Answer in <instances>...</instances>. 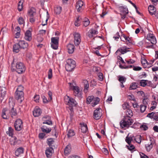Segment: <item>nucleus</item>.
Masks as SVG:
<instances>
[{"instance_id": "nucleus-1", "label": "nucleus", "mask_w": 158, "mask_h": 158, "mask_svg": "<svg viewBox=\"0 0 158 158\" xmlns=\"http://www.w3.org/2000/svg\"><path fill=\"white\" fill-rule=\"evenodd\" d=\"M69 85L70 89H72L73 91L74 95L80 99L82 98V93L80 90L79 87L74 85L73 84L70 83H69Z\"/></svg>"}, {"instance_id": "nucleus-2", "label": "nucleus", "mask_w": 158, "mask_h": 158, "mask_svg": "<svg viewBox=\"0 0 158 158\" xmlns=\"http://www.w3.org/2000/svg\"><path fill=\"white\" fill-rule=\"evenodd\" d=\"M100 101L99 98L97 97H94L93 96H89L87 98L86 103L91 104L93 107L98 104Z\"/></svg>"}, {"instance_id": "nucleus-3", "label": "nucleus", "mask_w": 158, "mask_h": 158, "mask_svg": "<svg viewBox=\"0 0 158 158\" xmlns=\"http://www.w3.org/2000/svg\"><path fill=\"white\" fill-rule=\"evenodd\" d=\"M133 123V120L129 117L124 116L121 121L120 126L122 128L128 127Z\"/></svg>"}, {"instance_id": "nucleus-4", "label": "nucleus", "mask_w": 158, "mask_h": 158, "mask_svg": "<svg viewBox=\"0 0 158 158\" xmlns=\"http://www.w3.org/2000/svg\"><path fill=\"white\" fill-rule=\"evenodd\" d=\"M65 69L68 71H72L76 67L75 61L71 59H68L66 60Z\"/></svg>"}, {"instance_id": "nucleus-5", "label": "nucleus", "mask_w": 158, "mask_h": 158, "mask_svg": "<svg viewBox=\"0 0 158 158\" xmlns=\"http://www.w3.org/2000/svg\"><path fill=\"white\" fill-rule=\"evenodd\" d=\"M15 70L19 74L24 73L26 69L25 67L24 64L21 62H17L15 66Z\"/></svg>"}, {"instance_id": "nucleus-6", "label": "nucleus", "mask_w": 158, "mask_h": 158, "mask_svg": "<svg viewBox=\"0 0 158 158\" xmlns=\"http://www.w3.org/2000/svg\"><path fill=\"white\" fill-rule=\"evenodd\" d=\"M65 101L66 104L70 106H75L77 103L76 102L74 99L67 95L66 97H65Z\"/></svg>"}, {"instance_id": "nucleus-7", "label": "nucleus", "mask_w": 158, "mask_h": 158, "mask_svg": "<svg viewBox=\"0 0 158 158\" xmlns=\"http://www.w3.org/2000/svg\"><path fill=\"white\" fill-rule=\"evenodd\" d=\"M59 38L58 37H52L51 39V44L52 48L54 49H57L58 48V41Z\"/></svg>"}, {"instance_id": "nucleus-8", "label": "nucleus", "mask_w": 158, "mask_h": 158, "mask_svg": "<svg viewBox=\"0 0 158 158\" xmlns=\"http://www.w3.org/2000/svg\"><path fill=\"white\" fill-rule=\"evenodd\" d=\"M14 125L16 131H20L21 130L23 127V122L20 119H17L15 121Z\"/></svg>"}, {"instance_id": "nucleus-9", "label": "nucleus", "mask_w": 158, "mask_h": 158, "mask_svg": "<svg viewBox=\"0 0 158 158\" xmlns=\"http://www.w3.org/2000/svg\"><path fill=\"white\" fill-rule=\"evenodd\" d=\"M128 49L126 46L120 48L116 51L115 54L117 55L120 56V55L123 54L128 51Z\"/></svg>"}, {"instance_id": "nucleus-10", "label": "nucleus", "mask_w": 158, "mask_h": 158, "mask_svg": "<svg viewBox=\"0 0 158 158\" xmlns=\"http://www.w3.org/2000/svg\"><path fill=\"white\" fill-rule=\"evenodd\" d=\"M76 7L78 12L81 11L84 7V2L81 0H79L76 2Z\"/></svg>"}, {"instance_id": "nucleus-11", "label": "nucleus", "mask_w": 158, "mask_h": 158, "mask_svg": "<svg viewBox=\"0 0 158 158\" xmlns=\"http://www.w3.org/2000/svg\"><path fill=\"white\" fill-rule=\"evenodd\" d=\"M74 42L76 46H78L81 41L80 34L78 33H75L74 34Z\"/></svg>"}, {"instance_id": "nucleus-12", "label": "nucleus", "mask_w": 158, "mask_h": 158, "mask_svg": "<svg viewBox=\"0 0 158 158\" xmlns=\"http://www.w3.org/2000/svg\"><path fill=\"white\" fill-rule=\"evenodd\" d=\"M10 143L11 145H19L21 143V140L17 139L15 136H12L10 139Z\"/></svg>"}, {"instance_id": "nucleus-13", "label": "nucleus", "mask_w": 158, "mask_h": 158, "mask_svg": "<svg viewBox=\"0 0 158 158\" xmlns=\"http://www.w3.org/2000/svg\"><path fill=\"white\" fill-rule=\"evenodd\" d=\"M146 39L152 44H156V38L153 34L151 33L148 34L147 35Z\"/></svg>"}, {"instance_id": "nucleus-14", "label": "nucleus", "mask_w": 158, "mask_h": 158, "mask_svg": "<svg viewBox=\"0 0 158 158\" xmlns=\"http://www.w3.org/2000/svg\"><path fill=\"white\" fill-rule=\"evenodd\" d=\"M24 94L23 92H15V97L18 101L21 102L23 100Z\"/></svg>"}, {"instance_id": "nucleus-15", "label": "nucleus", "mask_w": 158, "mask_h": 158, "mask_svg": "<svg viewBox=\"0 0 158 158\" xmlns=\"http://www.w3.org/2000/svg\"><path fill=\"white\" fill-rule=\"evenodd\" d=\"M102 115V110L98 108L95 110L94 112V117L96 120L99 119Z\"/></svg>"}, {"instance_id": "nucleus-16", "label": "nucleus", "mask_w": 158, "mask_h": 158, "mask_svg": "<svg viewBox=\"0 0 158 158\" xmlns=\"http://www.w3.org/2000/svg\"><path fill=\"white\" fill-rule=\"evenodd\" d=\"M33 115L34 117H38L41 115L42 111L40 108L38 106H36L33 110Z\"/></svg>"}, {"instance_id": "nucleus-17", "label": "nucleus", "mask_w": 158, "mask_h": 158, "mask_svg": "<svg viewBox=\"0 0 158 158\" xmlns=\"http://www.w3.org/2000/svg\"><path fill=\"white\" fill-rule=\"evenodd\" d=\"M140 85L141 86L145 87L146 85L149 86L152 85L151 82L148 80H141L140 81Z\"/></svg>"}, {"instance_id": "nucleus-18", "label": "nucleus", "mask_w": 158, "mask_h": 158, "mask_svg": "<svg viewBox=\"0 0 158 158\" xmlns=\"http://www.w3.org/2000/svg\"><path fill=\"white\" fill-rule=\"evenodd\" d=\"M98 31L97 30L94 29H90L88 33V36L90 38H92L98 34Z\"/></svg>"}, {"instance_id": "nucleus-19", "label": "nucleus", "mask_w": 158, "mask_h": 158, "mask_svg": "<svg viewBox=\"0 0 158 158\" xmlns=\"http://www.w3.org/2000/svg\"><path fill=\"white\" fill-rule=\"evenodd\" d=\"M0 98H2L1 99L2 100L4 99L6 96V90L7 89L5 87H0Z\"/></svg>"}, {"instance_id": "nucleus-20", "label": "nucleus", "mask_w": 158, "mask_h": 158, "mask_svg": "<svg viewBox=\"0 0 158 158\" xmlns=\"http://www.w3.org/2000/svg\"><path fill=\"white\" fill-rule=\"evenodd\" d=\"M24 39L27 41H30L32 39L31 33L29 30H27L25 33Z\"/></svg>"}, {"instance_id": "nucleus-21", "label": "nucleus", "mask_w": 158, "mask_h": 158, "mask_svg": "<svg viewBox=\"0 0 158 158\" xmlns=\"http://www.w3.org/2000/svg\"><path fill=\"white\" fill-rule=\"evenodd\" d=\"M53 152V149L52 147L47 148L45 151V154L48 158H50Z\"/></svg>"}, {"instance_id": "nucleus-22", "label": "nucleus", "mask_w": 158, "mask_h": 158, "mask_svg": "<svg viewBox=\"0 0 158 158\" xmlns=\"http://www.w3.org/2000/svg\"><path fill=\"white\" fill-rule=\"evenodd\" d=\"M42 119L44 121V122H43V124H46L49 125L52 124V122L51 120V118L50 116H44Z\"/></svg>"}, {"instance_id": "nucleus-23", "label": "nucleus", "mask_w": 158, "mask_h": 158, "mask_svg": "<svg viewBox=\"0 0 158 158\" xmlns=\"http://www.w3.org/2000/svg\"><path fill=\"white\" fill-rule=\"evenodd\" d=\"M9 111L6 108H4L2 111V117L3 119H7L9 118Z\"/></svg>"}, {"instance_id": "nucleus-24", "label": "nucleus", "mask_w": 158, "mask_h": 158, "mask_svg": "<svg viewBox=\"0 0 158 158\" xmlns=\"http://www.w3.org/2000/svg\"><path fill=\"white\" fill-rule=\"evenodd\" d=\"M118 80L120 82V85L122 88H123L124 87L123 83L125 82L126 80V78L124 76H119L118 77Z\"/></svg>"}, {"instance_id": "nucleus-25", "label": "nucleus", "mask_w": 158, "mask_h": 158, "mask_svg": "<svg viewBox=\"0 0 158 158\" xmlns=\"http://www.w3.org/2000/svg\"><path fill=\"white\" fill-rule=\"evenodd\" d=\"M68 52L69 54L73 53L74 50V46L72 44H69L67 46Z\"/></svg>"}, {"instance_id": "nucleus-26", "label": "nucleus", "mask_w": 158, "mask_h": 158, "mask_svg": "<svg viewBox=\"0 0 158 158\" xmlns=\"http://www.w3.org/2000/svg\"><path fill=\"white\" fill-rule=\"evenodd\" d=\"M18 44L21 48L24 49L27 48L28 46V43L24 40L19 41Z\"/></svg>"}, {"instance_id": "nucleus-27", "label": "nucleus", "mask_w": 158, "mask_h": 158, "mask_svg": "<svg viewBox=\"0 0 158 158\" xmlns=\"http://www.w3.org/2000/svg\"><path fill=\"white\" fill-rule=\"evenodd\" d=\"M24 149L22 147L18 148L15 151V154L16 156H19L24 152Z\"/></svg>"}, {"instance_id": "nucleus-28", "label": "nucleus", "mask_w": 158, "mask_h": 158, "mask_svg": "<svg viewBox=\"0 0 158 158\" xmlns=\"http://www.w3.org/2000/svg\"><path fill=\"white\" fill-rule=\"evenodd\" d=\"M82 132L84 133H86L88 131V128L86 124L84 123H80Z\"/></svg>"}, {"instance_id": "nucleus-29", "label": "nucleus", "mask_w": 158, "mask_h": 158, "mask_svg": "<svg viewBox=\"0 0 158 158\" xmlns=\"http://www.w3.org/2000/svg\"><path fill=\"white\" fill-rule=\"evenodd\" d=\"M9 113L12 118H14V116H16L17 114L16 110L14 109L13 107H12L10 111H9Z\"/></svg>"}, {"instance_id": "nucleus-30", "label": "nucleus", "mask_w": 158, "mask_h": 158, "mask_svg": "<svg viewBox=\"0 0 158 158\" xmlns=\"http://www.w3.org/2000/svg\"><path fill=\"white\" fill-rule=\"evenodd\" d=\"M21 48L18 44H14L13 46V51L15 53L18 52Z\"/></svg>"}, {"instance_id": "nucleus-31", "label": "nucleus", "mask_w": 158, "mask_h": 158, "mask_svg": "<svg viewBox=\"0 0 158 158\" xmlns=\"http://www.w3.org/2000/svg\"><path fill=\"white\" fill-rule=\"evenodd\" d=\"M149 13L151 15H152L154 14H155L156 9L154 6L152 5H150L148 8Z\"/></svg>"}, {"instance_id": "nucleus-32", "label": "nucleus", "mask_w": 158, "mask_h": 158, "mask_svg": "<svg viewBox=\"0 0 158 158\" xmlns=\"http://www.w3.org/2000/svg\"><path fill=\"white\" fill-rule=\"evenodd\" d=\"M41 129L43 132L46 133H48L50 132L52 130L51 128L47 127L46 126H44L42 127Z\"/></svg>"}, {"instance_id": "nucleus-33", "label": "nucleus", "mask_w": 158, "mask_h": 158, "mask_svg": "<svg viewBox=\"0 0 158 158\" xmlns=\"http://www.w3.org/2000/svg\"><path fill=\"white\" fill-rule=\"evenodd\" d=\"M83 83L84 84L85 87V89L84 90V92L85 93H86L87 92V90L89 87V84L87 80H83Z\"/></svg>"}, {"instance_id": "nucleus-34", "label": "nucleus", "mask_w": 158, "mask_h": 158, "mask_svg": "<svg viewBox=\"0 0 158 158\" xmlns=\"http://www.w3.org/2000/svg\"><path fill=\"white\" fill-rule=\"evenodd\" d=\"M71 146L70 144L68 145L65 147L64 150V153L65 155L69 154L71 152Z\"/></svg>"}, {"instance_id": "nucleus-35", "label": "nucleus", "mask_w": 158, "mask_h": 158, "mask_svg": "<svg viewBox=\"0 0 158 158\" xmlns=\"http://www.w3.org/2000/svg\"><path fill=\"white\" fill-rule=\"evenodd\" d=\"M125 116L129 117L130 118L133 116V113L131 110L130 109H127L125 111Z\"/></svg>"}, {"instance_id": "nucleus-36", "label": "nucleus", "mask_w": 158, "mask_h": 158, "mask_svg": "<svg viewBox=\"0 0 158 158\" xmlns=\"http://www.w3.org/2000/svg\"><path fill=\"white\" fill-rule=\"evenodd\" d=\"M75 135V133L73 130L70 129L68 131L67 135L68 138H71L74 136Z\"/></svg>"}, {"instance_id": "nucleus-37", "label": "nucleus", "mask_w": 158, "mask_h": 158, "mask_svg": "<svg viewBox=\"0 0 158 158\" xmlns=\"http://www.w3.org/2000/svg\"><path fill=\"white\" fill-rule=\"evenodd\" d=\"M122 36L124 38L126 41V44H127L132 42L131 39L129 37L126 36L125 35L123 34Z\"/></svg>"}, {"instance_id": "nucleus-38", "label": "nucleus", "mask_w": 158, "mask_h": 158, "mask_svg": "<svg viewBox=\"0 0 158 158\" xmlns=\"http://www.w3.org/2000/svg\"><path fill=\"white\" fill-rule=\"evenodd\" d=\"M14 129L11 127H9L8 128V131L6 132V133L9 135V136H13L14 133Z\"/></svg>"}, {"instance_id": "nucleus-39", "label": "nucleus", "mask_w": 158, "mask_h": 158, "mask_svg": "<svg viewBox=\"0 0 158 158\" xmlns=\"http://www.w3.org/2000/svg\"><path fill=\"white\" fill-rule=\"evenodd\" d=\"M23 0H20L18 3V9L19 11H21L23 9Z\"/></svg>"}, {"instance_id": "nucleus-40", "label": "nucleus", "mask_w": 158, "mask_h": 158, "mask_svg": "<svg viewBox=\"0 0 158 158\" xmlns=\"http://www.w3.org/2000/svg\"><path fill=\"white\" fill-rule=\"evenodd\" d=\"M156 44H152L151 43L146 42L145 43V47L147 48H154V45Z\"/></svg>"}, {"instance_id": "nucleus-41", "label": "nucleus", "mask_w": 158, "mask_h": 158, "mask_svg": "<svg viewBox=\"0 0 158 158\" xmlns=\"http://www.w3.org/2000/svg\"><path fill=\"white\" fill-rule=\"evenodd\" d=\"M83 21V26L85 27H87L89 24L90 22L88 19L87 18H85Z\"/></svg>"}, {"instance_id": "nucleus-42", "label": "nucleus", "mask_w": 158, "mask_h": 158, "mask_svg": "<svg viewBox=\"0 0 158 158\" xmlns=\"http://www.w3.org/2000/svg\"><path fill=\"white\" fill-rule=\"evenodd\" d=\"M138 85L137 83L133 82L132 83L129 87V89L133 90L136 89Z\"/></svg>"}, {"instance_id": "nucleus-43", "label": "nucleus", "mask_w": 158, "mask_h": 158, "mask_svg": "<svg viewBox=\"0 0 158 158\" xmlns=\"http://www.w3.org/2000/svg\"><path fill=\"white\" fill-rule=\"evenodd\" d=\"M62 10V8L60 6H57L55 8L54 11L56 14H60Z\"/></svg>"}, {"instance_id": "nucleus-44", "label": "nucleus", "mask_w": 158, "mask_h": 158, "mask_svg": "<svg viewBox=\"0 0 158 158\" xmlns=\"http://www.w3.org/2000/svg\"><path fill=\"white\" fill-rule=\"evenodd\" d=\"M54 139L52 138H49L47 139V143L50 146H52V144L54 143Z\"/></svg>"}, {"instance_id": "nucleus-45", "label": "nucleus", "mask_w": 158, "mask_h": 158, "mask_svg": "<svg viewBox=\"0 0 158 158\" xmlns=\"http://www.w3.org/2000/svg\"><path fill=\"white\" fill-rule=\"evenodd\" d=\"M135 139L137 143H140L141 141V137L140 135H137L135 137Z\"/></svg>"}, {"instance_id": "nucleus-46", "label": "nucleus", "mask_w": 158, "mask_h": 158, "mask_svg": "<svg viewBox=\"0 0 158 158\" xmlns=\"http://www.w3.org/2000/svg\"><path fill=\"white\" fill-rule=\"evenodd\" d=\"M140 127L141 130L144 131H146L148 129V126L145 123L143 124L140 125Z\"/></svg>"}, {"instance_id": "nucleus-47", "label": "nucleus", "mask_w": 158, "mask_h": 158, "mask_svg": "<svg viewBox=\"0 0 158 158\" xmlns=\"http://www.w3.org/2000/svg\"><path fill=\"white\" fill-rule=\"evenodd\" d=\"M133 139L132 137L131 136L129 137L128 136H127L125 140L126 141L127 143L128 144H130L131 143V141Z\"/></svg>"}, {"instance_id": "nucleus-48", "label": "nucleus", "mask_w": 158, "mask_h": 158, "mask_svg": "<svg viewBox=\"0 0 158 158\" xmlns=\"http://www.w3.org/2000/svg\"><path fill=\"white\" fill-rule=\"evenodd\" d=\"M145 147L147 151H149L152 148V143L150 144H148L145 145Z\"/></svg>"}, {"instance_id": "nucleus-49", "label": "nucleus", "mask_w": 158, "mask_h": 158, "mask_svg": "<svg viewBox=\"0 0 158 158\" xmlns=\"http://www.w3.org/2000/svg\"><path fill=\"white\" fill-rule=\"evenodd\" d=\"M126 147L130 151H132L135 148V146L132 144L130 143L128 144V145H127Z\"/></svg>"}, {"instance_id": "nucleus-50", "label": "nucleus", "mask_w": 158, "mask_h": 158, "mask_svg": "<svg viewBox=\"0 0 158 158\" xmlns=\"http://www.w3.org/2000/svg\"><path fill=\"white\" fill-rule=\"evenodd\" d=\"M147 106H143V105H140V111L141 113H143L145 110Z\"/></svg>"}, {"instance_id": "nucleus-51", "label": "nucleus", "mask_w": 158, "mask_h": 158, "mask_svg": "<svg viewBox=\"0 0 158 158\" xmlns=\"http://www.w3.org/2000/svg\"><path fill=\"white\" fill-rule=\"evenodd\" d=\"M81 18L80 17H78L75 23V25L76 26L78 27L80 25V20Z\"/></svg>"}, {"instance_id": "nucleus-52", "label": "nucleus", "mask_w": 158, "mask_h": 158, "mask_svg": "<svg viewBox=\"0 0 158 158\" xmlns=\"http://www.w3.org/2000/svg\"><path fill=\"white\" fill-rule=\"evenodd\" d=\"M52 70L50 69L48 72V78L49 79L52 78Z\"/></svg>"}, {"instance_id": "nucleus-53", "label": "nucleus", "mask_w": 158, "mask_h": 158, "mask_svg": "<svg viewBox=\"0 0 158 158\" xmlns=\"http://www.w3.org/2000/svg\"><path fill=\"white\" fill-rule=\"evenodd\" d=\"M149 101V99L147 98H144L143 99L142 101V104L143 106H147L148 102Z\"/></svg>"}, {"instance_id": "nucleus-54", "label": "nucleus", "mask_w": 158, "mask_h": 158, "mask_svg": "<svg viewBox=\"0 0 158 158\" xmlns=\"http://www.w3.org/2000/svg\"><path fill=\"white\" fill-rule=\"evenodd\" d=\"M121 9H122V11L123 12V14L127 15L128 13V9L127 8L125 7L124 8L123 7H121Z\"/></svg>"}, {"instance_id": "nucleus-55", "label": "nucleus", "mask_w": 158, "mask_h": 158, "mask_svg": "<svg viewBox=\"0 0 158 158\" xmlns=\"http://www.w3.org/2000/svg\"><path fill=\"white\" fill-rule=\"evenodd\" d=\"M18 21L19 24H22L24 23V21L23 18L22 17L19 18L18 19Z\"/></svg>"}, {"instance_id": "nucleus-56", "label": "nucleus", "mask_w": 158, "mask_h": 158, "mask_svg": "<svg viewBox=\"0 0 158 158\" xmlns=\"http://www.w3.org/2000/svg\"><path fill=\"white\" fill-rule=\"evenodd\" d=\"M23 87L22 85H19L17 89L16 92H23Z\"/></svg>"}, {"instance_id": "nucleus-57", "label": "nucleus", "mask_w": 158, "mask_h": 158, "mask_svg": "<svg viewBox=\"0 0 158 158\" xmlns=\"http://www.w3.org/2000/svg\"><path fill=\"white\" fill-rule=\"evenodd\" d=\"M141 63L143 65L147 67V65H148V63L146 59H143L141 60Z\"/></svg>"}, {"instance_id": "nucleus-58", "label": "nucleus", "mask_w": 158, "mask_h": 158, "mask_svg": "<svg viewBox=\"0 0 158 158\" xmlns=\"http://www.w3.org/2000/svg\"><path fill=\"white\" fill-rule=\"evenodd\" d=\"M43 40V39L41 35H38L37 37V40L38 42H41Z\"/></svg>"}, {"instance_id": "nucleus-59", "label": "nucleus", "mask_w": 158, "mask_h": 158, "mask_svg": "<svg viewBox=\"0 0 158 158\" xmlns=\"http://www.w3.org/2000/svg\"><path fill=\"white\" fill-rule=\"evenodd\" d=\"M122 107L123 109L125 110L129 108V105L128 103L125 102L123 104Z\"/></svg>"}, {"instance_id": "nucleus-60", "label": "nucleus", "mask_w": 158, "mask_h": 158, "mask_svg": "<svg viewBox=\"0 0 158 158\" xmlns=\"http://www.w3.org/2000/svg\"><path fill=\"white\" fill-rule=\"evenodd\" d=\"M155 113H154V112H152L151 113H149L147 115V117H148L150 118H153L154 116V114H155Z\"/></svg>"}, {"instance_id": "nucleus-61", "label": "nucleus", "mask_w": 158, "mask_h": 158, "mask_svg": "<svg viewBox=\"0 0 158 158\" xmlns=\"http://www.w3.org/2000/svg\"><path fill=\"white\" fill-rule=\"evenodd\" d=\"M34 100L36 102H39L40 96L38 95H35L34 97Z\"/></svg>"}, {"instance_id": "nucleus-62", "label": "nucleus", "mask_w": 158, "mask_h": 158, "mask_svg": "<svg viewBox=\"0 0 158 158\" xmlns=\"http://www.w3.org/2000/svg\"><path fill=\"white\" fill-rule=\"evenodd\" d=\"M125 61L128 64H133L135 62V61L132 59H130L128 60H126Z\"/></svg>"}, {"instance_id": "nucleus-63", "label": "nucleus", "mask_w": 158, "mask_h": 158, "mask_svg": "<svg viewBox=\"0 0 158 158\" xmlns=\"http://www.w3.org/2000/svg\"><path fill=\"white\" fill-rule=\"evenodd\" d=\"M153 81L155 84H158V77L156 76H154Z\"/></svg>"}, {"instance_id": "nucleus-64", "label": "nucleus", "mask_w": 158, "mask_h": 158, "mask_svg": "<svg viewBox=\"0 0 158 158\" xmlns=\"http://www.w3.org/2000/svg\"><path fill=\"white\" fill-rule=\"evenodd\" d=\"M68 158H81L79 156L76 155H72L69 156Z\"/></svg>"}]
</instances>
